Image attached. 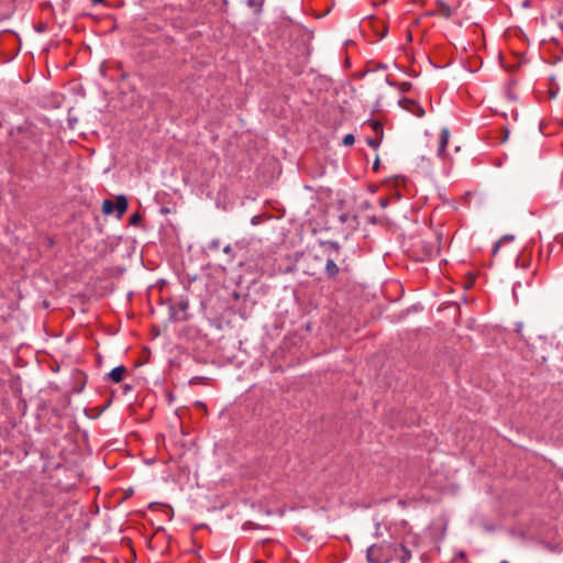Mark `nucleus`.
Listing matches in <instances>:
<instances>
[{
	"label": "nucleus",
	"instance_id": "obj_2",
	"mask_svg": "<svg viewBox=\"0 0 563 563\" xmlns=\"http://www.w3.org/2000/svg\"><path fill=\"white\" fill-rule=\"evenodd\" d=\"M20 137L18 139V144L21 148L32 153L37 154L42 150V133L37 128L26 126L20 128Z\"/></svg>",
	"mask_w": 563,
	"mask_h": 563
},
{
	"label": "nucleus",
	"instance_id": "obj_28",
	"mask_svg": "<svg viewBox=\"0 0 563 563\" xmlns=\"http://www.w3.org/2000/svg\"><path fill=\"white\" fill-rule=\"evenodd\" d=\"M408 87H410V84H408V82L402 84V90H406Z\"/></svg>",
	"mask_w": 563,
	"mask_h": 563
},
{
	"label": "nucleus",
	"instance_id": "obj_27",
	"mask_svg": "<svg viewBox=\"0 0 563 563\" xmlns=\"http://www.w3.org/2000/svg\"><path fill=\"white\" fill-rule=\"evenodd\" d=\"M93 4H100L103 3L104 0H91Z\"/></svg>",
	"mask_w": 563,
	"mask_h": 563
},
{
	"label": "nucleus",
	"instance_id": "obj_23",
	"mask_svg": "<svg viewBox=\"0 0 563 563\" xmlns=\"http://www.w3.org/2000/svg\"><path fill=\"white\" fill-rule=\"evenodd\" d=\"M251 528H254V529H255V528H258V526H257V525H255V523H254V522H252V521H246V522L243 525V529H244V530H247V529H251Z\"/></svg>",
	"mask_w": 563,
	"mask_h": 563
},
{
	"label": "nucleus",
	"instance_id": "obj_6",
	"mask_svg": "<svg viewBox=\"0 0 563 563\" xmlns=\"http://www.w3.org/2000/svg\"><path fill=\"white\" fill-rule=\"evenodd\" d=\"M450 139V131L448 128H442L440 132L439 137V146L437 150V154L439 157L444 158L445 157V147L448 146Z\"/></svg>",
	"mask_w": 563,
	"mask_h": 563
},
{
	"label": "nucleus",
	"instance_id": "obj_9",
	"mask_svg": "<svg viewBox=\"0 0 563 563\" xmlns=\"http://www.w3.org/2000/svg\"><path fill=\"white\" fill-rule=\"evenodd\" d=\"M265 0H247L246 4L250 9L253 10L255 14H260L262 12Z\"/></svg>",
	"mask_w": 563,
	"mask_h": 563
},
{
	"label": "nucleus",
	"instance_id": "obj_12",
	"mask_svg": "<svg viewBox=\"0 0 563 563\" xmlns=\"http://www.w3.org/2000/svg\"><path fill=\"white\" fill-rule=\"evenodd\" d=\"M169 319L172 321H186L188 318L185 314L179 317L178 311L175 309V307L170 306Z\"/></svg>",
	"mask_w": 563,
	"mask_h": 563
},
{
	"label": "nucleus",
	"instance_id": "obj_10",
	"mask_svg": "<svg viewBox=\"0 0 563 563\" xmlns=\"http://www.w3.org/2000/svg\"><path fill=\"white\" fill-rule=\"evenodd\" d=\"M438 5H439V13L443 18L449 19L452 14L451 8L442 0H438Z\"/></svg>",
	"mask_w": 563,
	"mask_h": 563
},
{
	"label": "nucleus",
	"instance_id": "obj_11",
	"mask_svg": "<svg viewBox=\"0 0 563 563\" xmlns=\"http://www.w3.org/2000/svg\"><path fill=\"white\" fill-rule=\"evenodd\" d=\"M113 211H114V203L109 199H104L102 202V212L104 214H111Z\"/></svg>",
	"mask_w": 563,
	"mask_h": 563
},
{
	"label": "nucleus",
	"instance_id": "obj_5",
	"mask_svg": "<svg viewBox=\"0 0 563 563\" xmlns=\"http://www.w3.org/2000/svg\"><path fill=\"white\" fill-rule=\"evenodd\" d=\"M319 244L325 249L328 257H340L341 245L336 241H319Z\"/></svg>",
	"mask_w": 563,
	"mask_h": 563
},
{
	"label": "nucleus",
	"instance_id": "obj_21",
	"mask_svg": "<svg viewBox=\"0 0 563 563\" xmlns=\"http://www.w3.org/2000/svg\"><path fill=\"white\" fill-rule=\"evenodd\" d=\"M247 243L245 240H241V241H236L234 243V250H238V251H243L245 247H246Z\"/></svg>",
	"mask_w": 563,
	"mask_h": 563
},
{
	"label": "nucleus",
	"instance_id": "obj_8",
	"mask_svg": "<svg viewBox=\"0 0 563 563\" xmlns=\"http://www.w3.org/2000/svg\"><path fill=\"white\" fill-rule=\"evenodd\" d=\"M125 373L126 367L123 365H119L111 369V372L108 374V377L114 383H120L123 379Z\"/></svg>",
	"mask_w": 563,
	"mask_h": 563
},
{
	"label": "nucleus",
	"instance_id": "obj_19",
	"mask_svg": "<svg viewBox=\"0 0 563 563\" xmlns=\"http://www.w3.org/2000/svg\"><path fill=\"white\" fill-rule=\"evenodd\" d=\"M354 142H355V137H354V135H353V134H351V133H350V134H346V135L343 137V141H342L343 145H345V146H351V145H353V144H354Z\"/></svg>",
	"mask_w": 563,
	"mask_h": 563
},
{
	"label": "nucleus",
	"instance_id": "obj_1",
	"mask_svg": "<svg viewBox=\"0 0 563 563\" xmlns=\"http://www.w3.org/2000/svg\"><path fill=\"white\" fill-rule=\"evenodd\" d=\"M411 559V552L402 543L383 541L367 548L366 560L368 563H390L399 561L406 563Z\"/></svg>",
	"mask_w": 563,
	"mask_h": 563
},
{
	"label": "nucleus",
	"instance_id": "obj_16",
	"mask_svg": "<svg viewBox=\"0 0 563 563\" xmlns=\"http://www.w3.org/2000/svg\"><path fill=\"white\" fill-rule=\"evenodd\" d=\"M371 125L373 128V130L380 136V139L383 137V134H384V129H383V124L379 122V121H372L371 122Z\"/></svg>",
	"mask_w": 563,
	"mask_h": 563
},
{
	"label": "nucleus",
	"instance_id": "obj_13",
	"mask_svg": "<svg viewBox=\"0 0 563 563\" xmlns=\"http://www.w3.org/2000/svg\"><path fill=\"white\" fill-rule=\"evenodd\" d=\"M514 240V235L511 234H506L504 235L494 246L493 249V254L495 255L497 252H498V249L500 246L501 243H505V242H511Z\"/></svg>",
	"mask_w": 563,
	"mask_h": 563
},
{
	"label": "nucleus",
	"instance_id": "obj_24",
	"mask_svg": "<svg viewBox=\"0 0 563 563\" xmlns=\"http://www.w3.org/2000/svg\"><path fill=\"white\" fill-rule=\"evenodd\" d=\"M378 203L382 208H386L388 206V199L387 198H379Z\"/></svg>",
	"mask_w": 563,
	"mask_h": 563
},
{
	"label": "nucleus",
	"instance_id": "obj_22",
	"mask_svg": "<svg viewBox=\"0 0 563 563\" xmlns=\"http://www.w3.org/2000/svg\"><path fill=\"white\" fill-rule=\"evenodd\" d=\"M517 266H521L522 268H526L528 266V262H526L522 257H518L516 260Z\"/></svg>",
	"mask_w": 563,
	"mask_h": 563
},
{
	"label": "nucleus",
	"instance_id": "obj_26",
	"mask_svg": "<svg viewBox=\"0 0 563 563\" xmlns=\"http://www.w3.org/2000/svg\"><path fill=\"white\" fill-rule=\"evenodd\" d=\"M339 219H340V221H341L342 223H344V222H346V221H347V216H346V214H341V216L339 217Z\"/></svg>",
	"mask_w": 563,
	"mask_h": 563
},
{
	"label": "nucleus",
	"instance_id": "obj_29",
	"mask_svg": "<svg viewBox=\"0 0 563 563\" xmlns=\"http://www.w3.org/2000/svg\"><path fill=\"white\" fill-rule=\"evenodd\" d=\"M124 389H125V390H130V389H131V386L126 385V386L124 387Z\"/></svg>",
	"mask_w": 563,
	"mask_h": 563
},
{
	"label": "nucleus",
	"instance_id": "obj_3",
	"mask_svg": "<svg viewBox=\"0 0 563 563\" xmlns=\"http://www.w3.org/2000/svg\"><path fill=\"white\" fill-rule=\"evenodd\" d=\"M349 271V266L345 263L344 258H335L334 257H328L325 267H324V274L328 278L334 279L338 277L340 271Z\"/></svg>",
	"mask_w": 563,
	"mask_h": 563
},
{
	"label": "nucleus",
	"instance_id": "obj_25",
	"mask_svg": "<svg viewBox=\"0 0 563 563\" xmlns=\"http://www.w3.org/2000/svg\"><path fill=\"white\" fill-rule=\"evenodd\" d=\"M378 168H379V158H378V156H377V157H376V159H375V162H374V164H373V169H374V170H378Z\"/></svg>",
	"mask_w": 563,
	"mask_h": 563
},
{
	"label": "nucleus",
	"instance_id": "obj_20",
	"mask_svg": "<svg viewBox=\"0 0 563 563\" xmlns=\"http://www.w3.org/2000/svg\"><path fill=\"white\" fill-rule=\"evenodd\" d=\"M141 219L142 217L140 213H134L130 217L129 223L130 225H137L141 222Z\"/></svg>",
	"mask_w": 563,
	"mask_h": 563
},
{
	"label": "nucleus",
	"instance_id": "obj_15",
	"mask_svg": "<svg viewBox=\"0 0 563 563\" xmlns=\"http://www.w3.org/2000/svg\"><path fill=\"white\" fill-rule=\"evenodd\" d=\"M220 246H221V241L219 239H213L208 243L207 250L214 252V251H218L220 249Z\"/></svg>",
	"mask_w": 563,
	"mask_h": 563
},
{
	"label": "nucleus",
	"instance_id": "obj_17",
	"mask_svg": "<svg viewBox=\"0 0 563 563\" xmlns=\"http://www.w3.org/2000/svg\"><path fill=\"white\" fill-rule=\"evenodd\" d=\"M178 311H183V312H186L188 307H189V301L188 299H180L177 305H176Z\"/></svg>",
	"mask_w": 563,
	"mask_h": 563
},
{
	"label": "nucleus",
	"instance_id": "obj_18",
	"mask_svg": "<svg viewBox=\"0 0 563 563\" xmlns=\"http://www.w3.org/2000/svg\"><path fill=\"white\" fill-rule=\"evenodd\" d=\"M380 142H382L380 136H379V137H377V139H374V137H367V139H366V143H367L371 147H373V148H377V147L379 146Z\"/></svg>",
	"mask_w": 563,
	"mask_h": 563
},
{
	"label": "nucleus",
	"instance_id": "obj_14",
	"mask_svg": "<svg viewBox=\"0 0 563 563\" xmlns=\"http://www.w3.org/2000/svg\"><path fill=\"white\" fill-rule=\"evenodd\" d=\"M223 253L228 255V263H232L235 257L234 246L228 244L223 247Z\"/></svg>",
	"mask_w": 563,
	"mask_h": 563
},
{
	"label": "nucleus",
	"instance_id": "obj_4",
	"mask_svg": "<svg viewBox=\"0 0 563 563\" xmlns=\"http://www.w3.org/2000/svg\"><path fill=\"white\" fill-rule=\"evenodd\" d=\"M399 104L402 109H405L408 112H411L417 118H422L426 113L424 109L416 100L402 98L399 100Z\"/></svg>",
	"mask_w": 563,
	"mask_h": 563
},
{
	"label": "nucleus",
	"instance_id": "obj_7",
	"mask_svg": "<svg viewBox=\"0 0 563 563\" xmlns=\"http://www.w3.org/2000/svg\"><path fill=\"white\" fill-rule=\"evenodd\" d=\"M129 207L128 199L125 196L120 195L115 199L114 210L117 211V218L121 219V217L126 212Z\"/></svg>",
	"mask_w": 563,
	"mask_h": 563
}]
</instances>
